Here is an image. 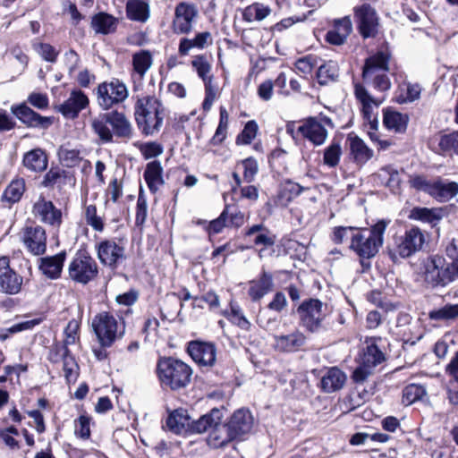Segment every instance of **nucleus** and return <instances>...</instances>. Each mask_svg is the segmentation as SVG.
Here are the masks:
<instances>
[{
  "label": "nucleus",
  "mask_w": 458,
  "mask_h": 458,
  "mask_svg": "<svg viewBox=\"0 0 458 458\" xmlns=\"http://www.w3.org/2000/svg\"><path fill=\"white\" fill-rule=\"evenodd\" d=\"M91 127L101 141L105 143L112 142L114 135L130 140L134 134L130 119L125 114L117 110L99 114L91 120Z\"/></svg>",
  "instance_id": "1"
},
{
  "label": "nucleus",
  "mask_w": 458,
  "mask_h": 458,
  "mask_svg": "<svg viewBox=\"0 0 458 458\" xmlns=\"http://www.w3.org/2000/svg\"><path fill=\"white\" fill-rule=\"evenodd\" d=\"M134 116L142 133L153 135L158 132L163 125L165 108L155 96H142L136 101Z\"/></svg>",
  "instance_id": "2"
},
{
  "label": "nucleus",
  "mask_w": 458,
  "mask_h": 458,
  "mask_svg": "<svg viewBox=\"0 0 458 458\" xmlns=\"http://www.w3.org/2000/svg\"><path fill=\"white\" fill-rule=\"evenodd\" d=\"M387 225L386 221L380 220L370 228H357L350 249L361 259L375 257L383 245Z\"/></svg>",
  "instance_id": "3"
},
{
  "label": "nucleus",
  "mask_w": 458,
  "mask_h": 458,
  "mask_svg": "<svg viewBox=\"0 0 458 458\" xmlns=\"http://www.w3.org/2000/svg\"><path fill=\"white\" fill-rule=\"evenodd\" d=\"M157 372L161 384L173 390L185 387L192 374L190 366L173 358H161L157 362Z\"/></svg>",
  "instance_id": "4"
},
{
  "label": "nucleus",
  "mask_w": 458,
  "mask_h": 458,
  "mask_svg": "<svg viewBox=\"0 0 458 458\" xmlns=\"http://www.w3.org/2000/svg\"><path fill=\"white\" fill-rule=\"evenodd\" d=\"M390 55L387 51H378L365 61L362 78L379 91L391 88V81L386 72L389 71Z\"/></svg>",
  "instance_id": "5"
},
{
  "label": "nucleus",
  "mask_w": 458,
  "mask_h": 458,
  "mask_svg": "<svg viewBox=\"0 0 458 458\" xmlns=\"http://www.w3.org/2000/svg\"><path fill=\"white\" fill-rule=\"evenodd\" d=\"M421 276L432 287H444L456 279L450 263L443 256L432 255L421 262Z\"/></svg>",
  "instance_id": "6"
},
{
  "label": "nucleus",
  "mask_w": 458,
  "mask_h": 458,
  "mask_svg": "<svg viewBox=\"0 0 458 458\" xmlns=\"http://www.w3.org/2000/svg\"><path fill=\"white\" fill-rule=\"evenodd\" d=\"M91 326L99 344L104 347L111 346L124 334L123 322L118 321L114 315L106 311L97 314L92 319Z\"/></svg>",
  "instance_id": "7"
},
{
  "label": "nucleus",
  "mask_w": 458,
  "mask_h": 458,
  "mask_svg": "<svg viewBox=\"0 0 458 458\" xmlns=\"http://www.w3.org/2000/svg\"><path fill=\"white\" fill-rule=\"evenodd\" d=\"M300 325L310 333L321 329L327 315V307L318 299L304 301L297 309Z\"/></svg>",
  "instance_id": "8"
},
{
  "label": "nucleus",
  "mask_w": 458,
  "mask_h": 458,
  "mask_svg": "<svg viewBox=\"0 0 458 458\" xmlns=\"http://www.w3.org/2000/svg\"><path fill=\"white\" fill-rule=\"evenodd\" d=\"M367 346L360 355L359 366L354 369L352 378L357 384L363 383L373 369L385 360L384 353L378 349L375 339L366 341Z\"/></svg>",
  "instance_id": "9"
},
{
  "label": "nucleus",
  "mask_w": 458,
  "mask_h": 458,
  "mask_svg": "<svg viewBox=\"0 0 458 458\" xmlns=\"http://www.w3.org/2000/svg\"><path fill=\"white\" fill-rule=\"evenodd\" d=\"M129 96L126 85L118 79H112L98 84L97 88V102L103 110L124 102Z\"/></svg>",
  "instance_id": "10"
},
{
  "label": "nucleus",
  "mask_w": 458,
  "mask_h": 458,
  "mask_svg": "<svg viewBox=\"0 0 458 458\" xmlns=\"http://www.w3.org/2000/svg\"><path fill=\"white\" fill-rule=\"evenodd\" d=\"M425 243V235L418 227L406 231L404 235L396 241L395 247L388 249V254L394 262L399 259H406L420 250Z\"/></svg>",
  "instance_id": "11"
},
{
  "label": "nucleus",
  "mask_w": 458,
  "mask_h": 458,
  "mask_svg": "<svg viewBox=\"0 0 458 458\" xmlns=\"http://www.w3.org/2000/svg\"><path fill=\"white\" fill-rule=\"evenodd\" d=\"M357 29L363 38H375L379 30L380 18L377 10L369 4L363 3L353 8Z\"/></svg>",
  "instance_id": "12"
},
{
  "label": "nucleus",
  "mask_w": 458,
  "mask_h": 458,
  "mask_svg": "<svg viewBox=\"0 0 458 458\" xmlns=\"http://www.w3.org/2000/svg\"><path fill=\"white\" fill-rule=\"evenodd\" d=\"M68 274L74 282L85 284L97 276L98 265L89 254L79 251L68 266Z\"/></svg>",
  "instance_id": "13"
},
{
  "label": "nucleus",
  "mask_w": 458,
  "mask_h": 458,
  "mask_svg": "<svg viewBox=\"0 0 458 458\" xmlns=\"http://www.w3.org/2000/svg\"><path fill=\"white\" fill-rule=\"evenodd\" d=\"M199 17V11L195 4L187 2L179 3L174 8V16L172 21V30L174 34H190Z\"/></svg>",
  "instance_id": "14"
},
{
  "label": "nucleus",
  "mask_w": 458,
  "mask_h": 458,
  "mask_svg": "<svg viewBox=\"0 0 458 458\" xmlns=\"http://www.w3.org/2000/svg\"><path fill=\"white\" fill-rule=\"evenodd\" d=\"M254 423L253 417L249 410L239 409L233 412L229 421L223 426L227 437L221 439V444L241 437L250 432Z\"/></svg>",
  "instance_id": "15"
},
{
  "label": "nucleus",
  "mask_w": 458,
  "mask_h": 458,
  "mask_svg": "<svg viewBox=\"0 0 458 458\" xmlns=\"http://www.w3.org/2000/svg\"><path fill=\"white\" fill-rule=\"evenodd\" d=\"M19 239L32 255H42L47 250V233L38 225L22 227L19 233Z\"/></svg>",
  "instance_id": "16"
},
{
  "label": "nucleus",
  "mask_w": 458,
  "mask_h": 458,
  "mask_svg": "<svg viewBox=\"0 0 458 458\" xmlns=\"http://www.w3.org/2000/svg\"><path fill=\"white\" fill-rule=\"evenodd\" d=\"M23 277L10 266L7 256H0V293L15 295L21 291Z\"/></svg>",
  "instance_id": "17"
},
{
  "label": "nucleus",
  "mask_w": 458,
  "mask_h": 458,
  "mask_svg": "<svg viewBox=\"0 0 458 458\" xmlns=\"http://www.w3.org/2000/svg\"><path fill=\"white\" fill-rule=\"evenodd\" d=\"M48 359L52 362L63 361V370L68 383L75 382L79 376V366L66 346L55 344L49 352Z\"/></svg>",
  "instance_id": "18"
},
{
  "label": "nucleus",
  "mask_w": 458,
  "mask_h": 458,
  "mask_svg": "<svg viewBox=\"0 0 458 458\" xmlns=\"http://www.w3.org/2000/svg\"><path fill=\"white\" fill-rule=\"evenodd\" d=\"M31 212L43 224L56 228L62 224V211L43 196H39L35 201Z\"/></svg>",
  "instance_id": "19"
},
{
  "label": "nucleus",
  "mask_w": 458,
  "mask_h": 458,
  "mask_svg": "<svg viewBox=\"0 0 458 458\" xmlns=\"http://www.w3.org/2000/svg\"><path fill=\"white\" fill-rule=\"evenodd\" d=\"M99 261L110 267H115L125 259V249L114 240H103L96 246Z\"/></svg>",
  "instance_id": "20"
},
{
  "label": "nucleus",
  "mask_w": 458,
  "mask_h": 458,
  "mask_svg": "<svg viewBox=\"0 0 458 458\" xmlns=\"http://www.w3.org/2000/svg\"><path fill=\"white\" fill-rule=\"evenodd\" d=\"M354 94L362 106L363 116L368 122L369 129L376 131L378 125V120L377 114H374V109L377 108L382 101L373 98L367 89L359 83L354 85Z\"/></svg>",
  "instance_id": "21"
},
{
  "label": "nucleus",
  "mask_w": 458,
  "mask_h": 458,
  "mask_svg": "<svg viewBox=\"0 0 458 458\" xmlns=\"http://www.w3.org/2000/svg\"><path fill=\"white\" fill-rule=\"evenodd\" d=\"M89 104V99L84 92L80 89H73L71 91L68 98L59 105L56 109L64 117L74 119Z\"/></svg>",
  "instance_id": "22"
},
{
  "label": "nucleus",
  "mask_w": 458,
  "mask_h": 458,
  "mask_svg": "<svg viewBox=\"0 0 458 458\" xmlns=\"http://www.w3.org/2000/svg\"><path fill=\"white\" fill-rule=\"evenodd\" d=\"M188 352L191 358L199 365L211 367L216 359V349L211 343L191 342Z\"/></svg>",
  "instance_id": "23"
},
{
  "label": "nucleus",
  "mask_w": 458,
  "mask_h": 458,
  "mask_svg": "<svg viewBox=\"0 0 458 458\" xmlns=\"http://www.w3.org/2000/svg\"><path fill=\"white\" fill-rule=\"evenodd\" d=\"M11 111L21 123L30 127L47 128L52 123L50 117L41 116L26 104L13 106Z\"/></svg>",
  "instance_id": "24"
},
{
  "label": "nucleus",
  "mask_w": 458,
  "mask_h": 458,
  "mask_svg": "<svg viewBox=\"0 0 458 458\" xmlns=\"http://www.w3.org/2000/svg\"><path fill=\"white\" fill-rule=\"evenodd\" d=\"M298 131L314 145H322L327 138V131L317 118L310 117L299 126Z\"/></svg>",
  "instance_id": "25"
},
{
  "label": "nucleus",
  "mask_w": 458,
  "mask_h": 458,
  "mask_svg": "<svg viewBox=\"0 0 458 458\" xmlns=\"http://www.w3.org/2000/svg\"><path fill=\"white\" fill-rule=\"evenodd\" d=\"M274 347L284 352H294L299 351L306 343V336L300 330H295L289 335H275Z\"/></svg>",
  "instance_id": "26"
},
{
  "label": "nucleus",
  "mask_w": 458,
  "mask_h": 458,
  "mask_svg": "<svg viewBox=\"0 0 458 458\" xmlns=\"http://www.w3.org/2000/svg\"><path fill=\"white\" fill-rule=\"evenodd\" d=\"M212 35L208 31L199 32L191 38L184 37L179 41L178 53L182 56H186L191 50H202L212 45Z\"/></svg>",
  "instance_id": "27"
},
{
  "label": "nucleus",
  "mask_w": 458,
  "mask_h": 458,
  "mask_svg": "<svg viewBox=\"0 0 458 458\" xmlns=\"http://www.w3.org/2000/svg\"><path fill=\"white\" fill-rule=\"evenodd\" d=\"M352 31V23L349 16L335 21L334 27L326 36L327 41L332 45L341 46L345 43Z\"/></svg>",
  "instance_id": "28"
},
{
  "label": "nucleus",
  "mask_w": 458,
  "mask_h": 458,
  "mask_svg": "<svg viewBox=\"0 0 458 458\" xmlns=\"http://www.w3.org/2000/svg\"><path fill=\"white\" fill-rule=\"evenodd\" d=\"M66 253L62 251L54 256L40 259L39 270L50 279H56L61 276Z\"/></svg>",
  "instance_id": "29"
},
{
  "label": "nucleus",
  "mask_w": 458,
  "mask_h": 458,
  "mask_svg": "<svg viewBox=\"0 0 458 458\" xmlns=\"http://www.w3.org/2000/svg\"><path fill=\"white\" fill-rule=\"evenodd\" d=\"M346 378L344 371L336 367H332L321 377L320 386L324 392L333 393L344 387Z\"/></svg>",
  "instance_id": "30"
},
{
  "label": "nucleus",
  "mask_w": 458,
  "mask_h": 458,
  "mask_svg": "<svg viewBox=\"0 0 458 458\" xmlns=\"http://www.w3.org/2000/svg\"><path fill=\"white\" fill-rule=\"evenodd\" d=\"M221 416L219 410L214 409L210 413L201 416L197 420L191 419L189 434H201L220 424Z\"/></svg>",
  "instance_id": "31"
},
{
  "label": "nucleus",
  "mask_w": 458,
  "mask_h": 458,
  "mask_svg": "<svg viewBox=\"0 0 458 458\" xmlns=\"http://www.w3.org/2000/svg\"><path fill=\"white\" fill-rule=\"evenodd\" d=\"M383 123L389 131L403 132L407 128L409 116L393 108H386L384 110Z\"/></svg>",
  "instance_id": "32"
},
{
  "label": "nucleus",
  "mask_w": 458,
  "mask_h": 458,
  "mask_svg": "<svg viewBox=\"0 0 458 458\" xmlns=\"http://www.w3.org/2000/svg\"><path fill=\"white\" fill-rule=\"evenodd\" d=\"M191 418L184 410H175L168 416L166 427L178 435L189 434Z\"/></svg>",
  "instance_id": "33"
},
{
  "label": "nucleus",
  "mask_w": 458,
  "mask_h": 458,
  "mask_svg": "<svg viewBox=\"0 0 458 458\" xmlns=\"http://www.w3.org/2000/svg\"><path fill=\"white\" fill-rule=\"evenodd\" d=\"M118 19L106 13H98L92 17L91 27L96 33L110 34L115 31Z\"/></svg>",
  "instance_id": "34"
},
{
  "label": "nucleus",
  "mask_w": 458,
  "mask_h": 458,
  "mask_svg": "<svg viewBox=\"0 0 458 458\" xmlns=\"http://www.w3.org/2000/svg\"><path fill=\"white\" fill-rule=\"evenodd\" d=\"M272 276L263 272L259 279L250 283L249 295L253 301L260 300L266 294L272 291Z\"/></svg>",
  "instance_id": "35"
},
{
  "label": "nucleus",
  "mask_w": 458,
  "mask_h": 458,
  "mask_svg": "<svg viewBox=\"0 0 458 458\" xmlns=\"http://www.w3.org/2000/svg\"><path fill=\"white\" fill-rule=\"evenodd\" d=\"M351 155L359 165H364L373 157V150L357 136L349 137Z\"/></svg>",
  "instance_id": "36"
},
{
  "label": "nucleus",
  "mask_w": 458,
  "mask_h": 458,
  "mask_svg": "<svg viewBox=\"0 0 458 458\" xmlns=\"http://www.w3.org/2000/svg\"><path fill=\"white\" fill-rule=\"evenodd\" d=\"M126 14L131 21L146 22L150 14L149 4L143 0H129L126 4Z\"/></svg>",
  "instance_id": "37"
},
{
  "label": "nucleus",
  "mask_w": 458,
  "mask_h": 458,
  "mask_svg": "<svg viewBox=\"0 0 458 458\" xmlns=\"http://www.w3.org/2000/svg\"><path fill=\"white\" fill-rule=\"evenodd\" d=\"M162 174L163 168L160 162L152 161L147 165L144 179L151 191L155 192L164 183Z\"/></svg>",
  "instance_id": "38"
},
{
  "label": "nucleus",
  "mask_w": 458,
  "mask_h": 458,
  "mask_svg": "<svg viewBox=\"0 0 458 458\" xmlns=\"http://www.w3.org/2000/svg\"><path fill=\"white\" fill-rule=\"evenodd\" d=\"M153 57L148 50H140L132 55L133 72L142 80L147 72L151 68Z\"/></svg>",
  "instance_id": "39"
},
{
  "label": "nucleus",
  "mask_w": 458,
  "mask_h": 458,
  "mask_svg": "<svg viewBox=\"0 0 458 458\" xmlns=\"http://www.w3.org/2000/svg\"><path fill=\"white\" fill-rule=\"evenodd\" d=\"M23 165L30 171L41 172L47 166V157L42 149H32L24 155Z\"/></svg>",
  "instance_id": "40"
},
{
  "label": "nucleus",
  "mask_w": 458,
  "mask_h": 458,
  "mask_svg": "<svg viewBox=\"0 0 458 458\" xmlns=\"http://www.w3.org/2000/svg\"><path fill=\"white\" fill-rule=\"evenodd\" d=\"M458 194V183L455 182H436L432 183L431 195L441 201H447Z\"/></svg>",
  "instance_id": "41"
},
{
  "label": "nucleus",
  "mask_w": 458,
  "mask_h": 458,
  "mask_svg": "<svg viewBox=\"0 0 458 458\" xmlns=\"http://www.w3.org/2000/svg\"><path fill=\"white\" fill-rule=\"evenodd\" d=\"M411 218L436 225L443 217L440 208H415L411 212Z\"/></svg>",
  "instance_id": "42"
},
{
  "label": "nucleus",
  "mask_w": 458,
  "mask_h": 458,
  "mask_svg": "<svg viewBox=\"0 0 458 458\" xmlns=\"http://www.w3.org/2000/svg\"><path fill=\"white\" fill-rule=\"evenodd\" d=\"M339 76V67L335 61L329 60L321 64L317 72V78L320 85H327L336 81Z\"/></svg>",
  "instance_id": "43"
},
{
  "label": "nucleus",
  "mask_w": 458,
  "mask_h": 458,
  "mask_svg": "<svg viewBox=\"0 0 458 458\" xmlns=\"http://www.w3.org/2000/svg\"><path fill=\"white\" fill-rule=\"evenodd\" d=\"M271 13V9L263 4L255 3L247 6L242 13V19L247 22L261 21Z\"/></svg>",
  "instance_id": "44"
},
{
  "label": "nucleus",
  "mask_w": 458,
  "mask_h": 458,
  "mask_svg": "<svg viewBox=\"0 0 458 458\" xmlns=\"http://www.w3.org/2000/svg\"><path fill=\"white\" fill-rule=\"evenodd\" d=\"M25 181L22 178H16L13 180L6 187L3 199L9 204L18 202L25 191Z\"/></svg>",
  "instance_id": "45"
},
{
  "label": "nucleus",
  "mask_w": 458,
  "mask_h": 458,
  "mask_svg": "<svg viewBox=\"0 0 458 458\" xmlns=\"http://www.w3.org/2000/svg\"><path fill=\"white\" fill-rule=\"evenodd\" d=\"M303 191V188L293 182H287L281 188L277 195V204L280 206H287L293 199L298 197Z\"/></svg>",
  "instance_id": "46"
},
{
  "label": "nucleus",
  "mask_w": 458,
  "mask_h": 458,
  "mask_svg": "<svg viewBox=\"0 0 458 458\" xmlns=\"http://www.w3.org/2000/svg\"><path fill=\"white\" fill-rule=\"evenodd\" d=\"M420 90L418 84L403 83L396 92V101L400 104L413 102L420 98Z\"/></svg>",
  "instance_id": "47"
},
{
  "label": "nucleus",
  "mask_w": 458,
  "mask_h": 458,
  "mask_svg": "<svg viewBox=\"0 0 458 458\" xmlns=\"http://www.w3.org/2000/svg\"><path fill=\"white\" fill-rule=\"evenodd\" d=\"M222 314L243 330L250 328V323L243 315L242 309L233 301L230 302V310H224Z\"/></svg>",
  "instance_id": "48"
},
{
  "label": "nucleus",
  "mask_w": 458,
  "mask_h": 458,
  "mask_svg": "<svg viewBox=\"0 0 458 458\" xmlns=\"http://www.w3.org/2000/svg\"><path fill=\"white\" fill-rule=\"evenodd\" d=\"M191 65L205 83L208 81H213L210 74L211 64L204 55H199L193 57Z\"/></svg>",
  "instance_id": "49"
},
{
  "label": "nucleus",
  "mask_w": 458,
  "mask_h": 458,
  "mask_svg": "<svg viewBox=\"0 0 458 458\" xmlns=\"http://www.w3.org/2000/svg\"><path fill=\"white\" fill-rule=\"evenodd\" d=\"M428 317L432 320H450L458 318V304H446L439 309L431 310Z\"/></svg>",
  "instance_id": "50"
},
{
  "label": "nucleus",
  "mask_w": 458,
  "mask_h": 458,
  "mask_svg": "<svg viewBox=\"0 0 458 458\" xmlns=\"http://www.w3.org/2000/svg\"><path fill=\"white\" fill-rule=\"evenodd\" d=\"M58 157L60 162L67 167L76 166L81 160L80 151L74 148H70L67 146L60 147L58 150Z\"/></svg>",
  "instance_id": "51"
},
{
  "label": "nucleus",
  "mask_w": 458,
  "mask_h": 458,
  "mask_svg": "<svg viewBox=\"0 0 458 458\" xmlns=\"http://www.w3.org/2000/svg\"><path fill=\"white\" fill-rule=\"evenodd\" d=\"M425 394L426 391L421 386L411 384L403 389L402 402L404 405H411L421 399Z\"/></svg>",
  "instance_id": "52"
},
{
  "label": "nucleus",
  "mask_w": 458,
  "mask_h": 458,
  "mask_svg": "<svg viewBox=\"0 0 458 458\" xmlns=\"http://www.w3.org/2000/svg\"><path fill=\"white\" fill-rule=\"evenodd\" d=\"M85 219L87 224L97 232H103L105 228L103 217L98 215L97 208L94 205H89L85 208Z\"/></svg>",
  "instance_id": "53"
},
{
  "label": "nucleus",
  "mask_w": 458,
  "mask_h": 458,
  "mask_svg": "<svg viewBox=\"0 0 458 458\" xmlns=\"http://www.w3.org/2000/svg\"><path fill=\"white\" fill-rule=\"evenodd\" d=\"M205 86V98L202 103V108L205 112H208L215 100L219 97L218 86L213 83V81H208L204 83Z\"/></svg>",
  "instance_id": "54"
},
{
  "label": "nucleus",
  "mask_w": 458,
  "mask_h": 458,
  "mask_svg": "<svg viewBox=\"0 0 458 458\" xmlns=\"http://www.w3.org/2000/svg\"><path fill=\"white\" fill-rule=\"evenodd\" d=\"M342 156V148L339 143H331L324 152V164L329 167H335L339 164Z\"/></svg>",
  "instance_id": "55"
},
{
  "label": "nucleus",
  "mask_w": 458,
  "mask_h": 458,
  "mask_svg": "<svg viewBox=\"0 0 458 458\" xmlns=\"http://www.w3.org/2000/svg\"><path fill=\"white\" fill-rule=\"evenodd\" d=\"M259 126L255 121H249L242 131L237 136L236 143L238 145L250 144L257 136Z\"/></svg>",
  "instance_id": "56"
},
{
  "label": "nucleus",
  "mask_w": 458,
  "mask_h": 458,
  "mask_svg": "<svg viewBox=\"0 0 458 458\" xmlns=\"http://www.w3.org/2000/svg\"><path fill=\"white\" fill-rule=\"evenodd\" d=\"M357 227L338 226L335 227L332 235V241L336 244H342L346 241L352 242Z\"/></svg>",
  "instance_id": "57"
},
{
  "label": "nucleus",
  "mask_w": 458,
  "mask_h": 458,
  "mask_svg": "<svg viewBox=\"0 0 458 458\" xmlns=\"http://www.w3.org/2000/svg\"><path fill=\"white\" fill-rule=\"evenodd\" d=\"M66 178L65 172L59 168H51L44 177L42 184L45 187L60 186L64 182Z\"/></svg>",
  "instance_id": "58"
},
{
  "label": "nucleus",
  "mask_w": 458,
  "mask_h": 458,
  "mask_svg": "<svg viewBox=\"0 0 458 458\" xmlns=\"http://www.w3.org/2000/svg\"><path fill=\"white\" fill-rule=\"evenodd\" d=\"M90 417L81 415L74 420V433L82 439H88L90 437Z\"/></svg>",
  "instance_id": "59"
},
{
  "label": "nucleus",
  "mask_w": 458,
  "mask_h": 458,
  "mask_svg": "<svg viewBox=\"0 0 458 458\" xmlns=\"http://www.w3.org/2000/svg\"><path fill=\"white\" fill-rule=\"evenodd\" d=\"M240 165L243 168L244 181L247 182H253L259 171V165L256 159L252 157H248L241 161Z\"/></svg>",
  "instance_id": "60"
},
{
  "label": "nucleus",
  "mask_w": 458,
  "mask_h": 458,
  "mask_svg": "<svg viewBox=\"0 0 458 458\" xmlns=\"http://www.w3.org/2000/svg\"><path fill=\"white\" fill-rule=\"evenodd\" d=\"M79 323L76 321V320H71L65 329H64V344L62 346H66V348H68V346L70 345H73L76 344V342L78 341L79 339V335H78V331H79Z\"/></svg>",
  "instance_id": "61"
},
{
  "label": "nucleus",
  "mask_w": 458,
  "mask_h": 458,
  "mask_svg": "<svg viewBox=\"0 0 458 458\" xmlns=\"http://www.w3.org/2000/svg\"><path fill=\"white\" fill-rule=\"evenodd\" d=\"M438 145L442 150H454L458 155V131L441 136Z\"/></svg>",
  "instance_id": "62"
},
{
  "label": "nucleus",
  "mask_w": 458,
  "mask_h": 458,
  "mask_svg": "<svg viewBox=\"0 0 458 458\" xmlns=\"http://www.w3.org/2000/svg\"><path fill=\"white\" fill-rule=\"evenodd\" d=\"M140 150L146 159H149L161 155L163 148L157 142H148L141 144Z\"/></svg>",
  "instance_id": "63"
},
{
  "label": "nucleus",
  "mask_w": 458,
  "mask_h": 458,
  "mask_svg": "<svg viewBox=\"0 0 458 458\" xmlns=\"http://www.w3.org/2000/svg\"><path fill=\"white\" fill-rule=\"evenodd\" d=\"M446 254L452 260L450 263L452 270L454 272L456 278L458 277V240H453L446 247Z\"/></svg>",
  "instance_id": "64"
}]
</instances>
